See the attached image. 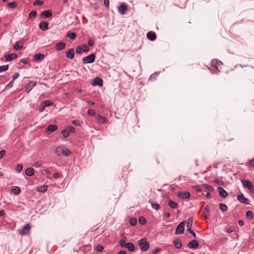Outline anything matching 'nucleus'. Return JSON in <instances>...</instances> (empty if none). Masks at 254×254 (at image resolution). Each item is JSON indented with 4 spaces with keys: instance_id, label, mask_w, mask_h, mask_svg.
<instances>
[{
    "instance_id": "49",
    "label": "nucleus",
    "mask_w": 254,
    "mask_h": 254,
    "mask_svg": "<svg viewBox=\"0 0 254 254\" xmlns=\"http://www.w3.org/2000/svg\"><path fill=\"white\" fill-rule=\"evenodd\" d=\"M96 251H97L98 252H101L103 250H104V248L101 245H98L96 247Z\"/></svg>"
},
{
    "instance_id": "37",
    "label": "nucleus",
    "mask_w": 254,
    "mask_h": 254,
    "mask_svg": "<svg viewBox=\"0 0 254 254\" xmlns=\"http://www.w3.org/2000/svg\"><path fill=\"white\" fill-rule=\"evenodd\" d=\"M67 36L71 40H74L76 37V34L74 32H68Z\"/></svg>"
},
{
    "instance_id": "23",
    "label": "nucleus",
    "mask_w": 254,
    "mask_h": 254,
    "mask_svg": "<svg viewBox=\"0 0 254 254\" xmlns=\"http://www.w3.org/2000/svg\"><path fill=\"white\" fill-rule=\"evenodd\" d=\"M17 55L15 54H10L5 56V59L6 61H11L13 59L17 58Z\"/></svg>"
},
{
    "instance_id": "31",
    "label": "nucleus",
    "mask_w": 254,
    "mask_h": 254,
    "mask_svg": "<svg viewBox=\"0 0 254 254\" xmlns=\"http://www.w3.org/2000/svg\"><path fill=\"white\" fill-rule=\"evenodd\" d=\"M203 187L208 192H212L214 190L213 188L207 184H204Z\"/></svg>"
},
{
    "instance_id": "63",
    "label": "nucleus",
    "mask_w": 254,
    "mask_h": 254,
    "mask_svg": "<svg viewBox=\"0 0 254 254\" xmlns=\"http://www.w3.org/2000/svg\"><path fill=\"white\" fill-rule=\"evenodd\" d=\"M249 163L251 166H254V159H252L250 161Z\"/></svg>"
},
{
    "instance_id": "45",
    "label": "nucleus",
    "mask_w": 254,
    "mask_h": 254,
    "mask_svg": "<svg viewBox=\"0 0 254 254\" xmlns=\"http://www.w3.org/2000/svg\"><path fill=\"white\" fill-rule=\"evenodd\" d=\"M87 114L89 116H94L96 115L95 111L92 109H89L87 111Z\"/></svg>"
},
{
    "instance_id": "21",
    "label": "nucleus",
    "mask_w": 254,
    "mask_h": 254,
    "mask_svg": "<svg viewBox=\"0 0 254 254\" xmlns=\"http://www.w3.org/2000/svg\"><path fill=\"white\" fill-rule=\"evenodd\" d=\"M147 37L150 40L154 41L156 38V35L154 32L150 31L147 33Z\"/></svg>"
},
{
    "instance_id": "52",
    "label": "nucleus",
    "mask_w": 254,
    "mask_h": 254,
    "mask_svg": "<svg viewBox=\"0 0 254 254\" xmlns=\"http://www.w3.org/2000/svg\"><path fill=\"white\" fill-rule=\"evenodd\" d=\"M5 151L4 150H2L0 151V159H1L5 154Z\"/></svg>"
},
{
    "instance_id": "62",
    "label": "nucleus",
    "mask_w": 254,
    "mask_h": 254,
    "mask_svg": "<svg viewBox=\"0 0 254 254\" xmlns=\"http://www.w3.org/2000/svg\"><path fill=\"white\" fill-rule=\"evenodd\" d=\"M160 249L158 248V249H155L154 250V251L153 252V254H157L158 252H159L160 251Z\"/></svg>"
},
{
    "instance_id": "39",
    "label": "nucleus",
    "mask_w": 254,
    "mask_h": 254,
    "mask_svg": "<svg viewBox=\"0 0 254 254\" xmlns=\"http://www.w3.org/2000/svg\"><path fill=\"white\" fill-rule=\"evenodd\" d=\"M219 208L222 212L226 211L228 209L227 205L223 203H220Z\"/></svg>"
},
{
    "instance_id": "60",
    "label": "nucleus",
    "mask_w": 254,
    "mask_h": 254,
    "mask_svg": "<svg viewBox=\"0 0 254 254\" xmlns=\"http://www.w3.org/2000/svg\"><path fill=\"white\" fill-rule=\"evenodd\" d=\"M72 123L74 125H76V126H78L79 125V121H77V120H74V121H72Z\"/></svg>"
},
{
    "instance_id": "8",
    "label": "nucleus",
    "mask_w": 254,
    "mask_h": 254,
    "mask_svg": "<svg viewBox=\"0 0 254 254\" xmlns=\"http://www.w3.org/2000/svg\"><path fill=\"white\" fill-rule=\"evenodd\" d=\"M243 185L245 187L248 188L252 193L254 194V187L251 182L244 180L243 181Z\"/></svg>"
},
{
    "instance_id": "42",
    "label": "nucleus",
    "mask_w": 254,
    "mask_h": 254,
    "mask_svg": "<svg viewBox=\"0 0 254 254\" xmlns=\"http://www.w3.org/2000/svg\"><path fill=\"white\" fill-rule=\"evenodd\" d=\"M48 187L47 186H44L40 187L38 189V191L42 192H46L47 190Z\"/></svg>"
},
{
    "instance_id": "61",
    "label": "nucleus",
    "mask_w": 254,
    "mask_h": 254,
    "mask_svg": "<svg viewBox=\"0 0 254 254\" xmlns=\"http://www.w3.org/2000/svg\"><path fill=\"white\" fill-rule=\"evenodd\" d=\"M53 177L54 178L57 179L60 177V174L58 173H55L54 174Z\"/></svg>"
},
{
    "instance_id": "27",
    "label": "nucleus",
    "mask_w": 254,
    "mask_h": 254,
    "mask_svg": "<svg viewBox=\"0 0 254 254\" xmlns=\"http://www.w3.org/2000/svg\"><path fill=\"white\" fill-rule=\"evenodd\" d=\"M65 44L63 42H60L58 43L56 46V49L58 51L63 50L65 47Z\"/></svg>"
},
{
    "instance_id": "46",
    "label": "nucleus",
    "mask_w": 254,
    "mask_h": 254,
    "mask_svg": "<svg viewBox=\"0 0 254 254\" xmlns=\"http://www.w3.org/2000/svg\"><path fill=\"white\" fill-rule=\"evenodd\" d=\"M43 4H44V2L42 1H41L40 0H36L33 3L34 5H39V6H41V5H43Z\"/></svg>"
},
{
    "instance_id": "16",
    "label": "nucleus",
    "mask_w": 254,
    "mask_h": 254,
    "mask_svg": "<svg viewBox=\"0 0 254 254\" xmlns=\"http://www.w3.org/2000/svg\"><path fill=\"white\" fill-rule=\"evenodd\" d=\"M188 246L190 248L196 249L199 246V243L196 240H192L188 244Z\"/></svg>"
},
{
    "instance_id": "35",
    "label": "nucleus",
    "mask_w": 254,
    "mask_h": 254,
    "mask_svg": "<svg viewBox=\"0 0 254 254\" xmlns=\"http://www.w3.org/2000/svg\"><path fill=\"white\" fill-rule=\"evenodd\" d=\"M246 217L250 220L253 219L254 217L253 212L251 211H248L246 212Z\"/></svg>"
},
{
    "instance_id": "22",
    "label": "nucleus",
    "mask_w": 254,
    "mask_h": 254,
    "mask_svg": "<svg viewBox=\"0 0 254 254\" xmlns=\"http://www.w3.org/2000/svg\"><path fill=\"white\" fill-rule=\"evenodd\" d=\"M124 248L127 249L130 252H134L135 251V247L133 244L131 242L127 243L124 246Z\"/></svg>"
},
{
    "instance_id": "57",
    "label": "nucleus",
    "mask_w": 254,
    "mask_h": 254,
    "mask_svg": "<svg viewBox=\"0 0 254 254\" xmlns=\"http://www.w3.org/2000/svg\"><path fill=\"white\" fill-rule=\"evenodd\" d=\"M234 231V229L233 227H229L227 229V232L228 233H231L232 232H233Z\"/></svg>"
},
{
    "instance_id": "15",
    "label": "nucleus",
    "mask_w": 254,
    "mask_h": 254,
    "mask_svg": "<svg viewBox=\"0 0 254 254\" xmlns=\"http://www.w3.org/2000/svg\"><path fill=\"white\" fill-rule=\"evenodd\" d=\"M178 196L180 198H189L190 196V194L189 192H181L178 193Z\"/></svg>"
},
{
    "instance_id": "17",
    "label": "nucleus",
    "mask_w": 254,
    "mask_h": 254,
    "mask_svg": "<svg viewBox=\"0 0 254 254\" xmlns=\"http://www.w3.org/2000/svg\"><path fill=\"white\" fill-rule=\"evenodd\" d=\"M202 215L205 219H207L210 215L209 208L208 205H206L202 211Z\"/></svg>"
},
{
    "instance_id": "24",
    "label": "nucleus",
    "mask_w": 254,
    "mask_h": 254,
    "mask_svg": "<svg viewBox=\"0 0 254 254\" xmlns=\"http://www.w3.org/2000/svg\"><path fill=\"white\" fill-rule=\"evenodd\" d=\"M74 51L73 49H69L66 54V57L70 59H72L74 57Z\"/></svg>"
},
{
    "instance_id": "9",
    "label": "nucleus",
    "mask_w": 254,
    "mask_h": 254,
    "mask_svg": "<svg viewBox=\"0 0 254 254\" xmlns=\"http://www.w3.org/2000/svg\"><path fill=\"white\" fill-rule=\"evenodd\" d=\"M127 6L125 3H123L121 5H120L118 7V12L122 15H124L126 13V11L127 10Z\"/></svg>"
},
{
    "instance_id": "33",
    "label": "nucleus",
    "mask_w": 254,
    "mask_h": 254,
    "mask_svg": "<svg viewBox=\"0 0 254 254\" xmlns=\"http://www.w3.org/2000/svg\"><path fill=\"white\" fill-rule=\"evenodd\" d=\"M152 208L156 210H158L160 208V205L157 203H154L153 202L149 201Z\"/></svg>"
},
{
    "instance_id": "43",
    "label": "nucleus",
    "mask_w": 254,
    "mask_h": 254,
    "mask_svg": "<svg viewBox=\"0 0 254 254\" xmlns=\"http://www.w3.org/2000/svg\"><path fill=\"white\" fill-rule=\"evenodd\" d=\"M36 14H37V12L36 11H34V10L32 11L29 14V18L30 19H32V18L35 17V16H36Z\"/></svg>"
},
{
    "instance_id": "59",
    "label": "nucleus",
    "mask_w": 254,
    "mask_h": 254,
    "mask_svg": "<svg viewBox=\"0 0 254 254\" xmlns=\"http://www.w3.org/2000/svg\"><path fill=\"white\" fill-rule=\"evenodd\" d=\"M104 4L106 7L108 8L109 7V0H104Z\"/></svg>"
},
{
    "instance_id": "7",
    "label": "nucleus",
    "mask_w": 254,
    "mask_h": 254,
    "mask_svg": "<svg viewBox=\"0 0 254 254\" xmlns=\"http://www.w3.org/2000/svg\"><path fill=\"white\" fill-rule=\"evenodd\" d=\"M186 221L181 222L176 229V234H183L185 230Z\"/></svg>"
},
{
    "instance_id": "44",
    "label": "nucleus",
    "mask_w": 254,
    "mask_h": 254,
    "mask_svg": "<svg viewBox=\"0 0 254 254\" xmlns=\"http://www.w3.org/2000/svg\"><path fill=\"white\" fill-rule=\"evenodd\" d=\"M138 221H139V223L141 224V225H143L146 222V220L145 219L144 217H142V216H140L139 218V219H138Z\"/></svg>"
},
{
    "instance_id": "13",
    "label": "nucleus",
    "mask_w": 254,
    "mask_h": 254,
    "mask_svg": "<svg viewBox=\"0 0 254 254\" xmlns=\"http://www.w3.org/2000/svg\"><path fill=\"white\" fill-rule=\"evenodd\" d=\"M217 191L219 192V195L221 197L226 198L228 196V193L222 187H218Z\"/></svg>"
},
{
    "instance_id": "53",
    "label": "nucleus",
    "mask_w": 254,
    "mask_h": 254,
    "mask_svg": "<svg viewBox=\"0 0 254 254\" xmlns=\"http://www.w3.org/2000/svg\"><path fill=\"white\" fill-rule=\"evenodd\" d=\"M187 231H188L189 232L190 234H191L194 238H196V234H195V233L191 229H188Z\"/></svg>"
},
{
    "instance_id": "6",
    "label": "nucleus",
    "mask_w": 254,
    "mask_h": 254,
    "mask_svg": "<svg viewBox=\"0 0 254 254\" xmlns=\"http://www.w3.org/2000/svg\"><path fill=\"white\" fill-rule=\"evenodd\" d=\"M95 59V55L94 54H91L90 55L84 57L83 60L84 64H90L94 62Z\"/></svg>"
},
{
    "instance_id": "2",
    "label": "nucleus",
    "mask_w": 254,
    "mask_h": 254,
    "mask_svg": "<svg viewBox=\"0 0 254 254\" xmlns=\"http://www.w3.org/2000/svg\"><path fill=\"white\" fill-rule=\"evenodd\" d=\"M138 245L142 251L146 252L149 248V243L145 239H142L138 241Z\"/></svg>"
},
{
    "instance_id": "1",
    "label": "nucleus",
    "mask_w": 254,
    "mask_h": 254,
    "mask_svg": "<svg viewBox=\"0 0 254 254\" xmlns=\"http://www.w3.org/2000/svg\"><path fill=\"white\" fill-rule=\"evenodd\" d=\"M55 154L57 156H61L62 155L65 156H69L71 152L69 149L64 146H59L56 148L55 151Z\"/></svg>"
},
{
    "instance_id": "25",
    "label": "nucleus",
    "mask_w": 254,
    "mask_h": 254,
    "mask_svg": "<svg viewBox=\"0 0 254 254\" xmlns=\"http://www.w3.org/2000/svg\"><path fill=\"white\" fill-rule=\"evenodd\" d=\"M25 174L28 176H32L34 174V170L32 168H28L25 170Z\"/></svg>"
},
{
    "instance_id": "64",
    "label": "nucleus",
    "mask_w": 254,
    "mask_h": 254,
    "mask_svg": "<svg viewBox=\"0 0 254 254\" xmlns=\"http://www.w3.org/2000/svg\"><path fill=\"white\" fill-rule=\"evenodd\" d=\"M117 254H126V252L124 250H121Z\"/></svg>"
},
{
    "instance_id": "36",
    "label": "nucleus",
    "mask_w": 254,
    "mask_h": 254,
    "mask_svg": "<svg viewBox=\"0 0 254 254\" xmlns=\"http://www.w3.org/2000/svg\"><path fill=\"white\" fill-rule=\"evenodd\" d=\"M168 205H169V206L170 207H171L172 208H175L178 206L177 203L173 200H170L169 201Z\"/></svg>"
},
{
    "instance_id": "29",
    "label": "nucleus",
    "mask_w": 254,
    "mask_h": 254,
    "mask_svg": "<svg viewBox=\"0 0 254 254\" xmlns=\"http://www.w3.org/2000/svg\"><path fill=\"white\" fill-rule=\"evenodd\" d=\"M58 129V127L56 125H50L48 127L47 129L48 131L52 132Z\"/></svg>"
},
{
    "instance_id": "47",
    "label": "nucleus",
    "mask_w": 254,
    "mask_h": 254,
    "mask_svg": "<svg viewBox=\"0 0 254 254\" xmlns=\"http://www.w3.org/2000/svg\"><path fill=\"white\" fill-rule=\"evenodd\" d=\"M43 106L45 108L46 107L50 106L52 104V102L50 100H46L43 102Z\"/></svg>"
},
{
    "instance_id": "58",
    "label": "nucleus",
    "mask_w": 254,
    "mask_h": 254,
    "mask_svg": "<svg viewBox=\"0 0 254 254\" xmlns=\"http://www.w3.org/2000/svg\"><path fill=\"white\" fill-rule=\"evenodd\" d=\"M21 62L22 63L24 64H28V60L26 59H23L20 60Z\"/></svg>"
},
{
    "instance_id": "38",
    "label": "nucleus",
    "mask_w": 254,
    "mask_h": 254,
    "mask_svg": "<svg viewBox=\"0 0 254 254\" xmlns=\"http://www.w3.org/2000/svg\"><path fill=\"white\" fill-rule=\"evenodd\" d=\"M17 5V3L15 1L7 3V6L8 7L11 8H14Z\"/></svg>"
},
{
    "instance_id": "19",
    "label": "nucleus",
    "mask_w": 254,
    "mask_h": 254,
    "mask_svg": "<svg viewBox=\"0 0 254 254\" xmlns=\"http://www.w3.org/2000/svg\"><path fill=\"white\" fill-rule=\"evenodd\" d=\"M49 23L46 21H42L39 23V28L45 31L48 29Z\"/></svg>"
},
{
    "instance_id": "28",
    "label": "nucleus",
    "mask_w": 254,
    "mask_h": 254,
    "mask_svg": "<svg viewBox=\"0 0 254 254\" xmlns=\"http://www.w3.org/2000/svg\"><path fill=\"white\" fill-rule=\"evenodd\" d=\"M20 192V189L18 187H13L11 189V192L13 193L14 194L17 195Z\"/></svg>"
},
{
    "instance_id": "55",
    "label": "nucleus",
    "mask_w": 254,
    "mask_h": 254,
    "mask_svg": "<svg viewBox=\"0 0 254 254\" xmlns=\"http://www.w3.org/2000/svg\"><path fill=\"white\" fill-rule=\"evenodd\" d=\"M41 166V163L40 162H37L34 164L33 166L35 168H39Z\"/></svg>"
},
{
    "instance_id": "12",
    "label": "nucleus",
    "mask_w": 254,
    "mask_h": 254,
    "mask_svg": "<svg viewBox=\"0 0 254 254\" xmlns=\"http://www.w3.org/2000/svg\"><path fill=\"white\" fill-rule=\"evenodd\" d=\"M238 201L244 204H248L249 203V199L244 196L242 193L239 194L237 196Z\"/></svg>"
},
{
    "instance_id": "50",
    "label": "nucleus",
    "mask_w": 254,
    "mask_h": 254,
    "mask_svg": "<svg viewBox=\"0 0 254 254\" xmlns=\"http://www.w3.org/2000/svg\"><path fill=\"white\" fill-rule=\"evenodd\" d=\"M127 243L125 242V241L121 240L120 241V245L121 248H124V246L127 244Z\"/></svg>"
},
{
    "instance_id": "4",
    "label": "nucleus",
    "mask_w": 254,
    "mask_h": 254,
    "mask_svg": "<svg viewBox=\"0 0 254 254\" xmlns=\"http://www.w3.org/2000/svg\"><path fill=\"white\" fill-rule=\"evenodd\" d=\"M222 65V63L217 59H213L211 61V66L215 68L217 71H220V69L221 68Z\"/></svg>"
},
{
    "instance_id": "32",
    "label": "nucleus",
    "mask_w": 254,
    "mask_h": 254,
    "mask_svg": "<svg viewBox=\"0 0 254 254\" xmlns=\"http://www.w3.org/2000/svg\"><path fill=\"white\" fill-rule=\"evenodd\" d=\"M175 246L177 249H181L182 247V244L180 240L177 239L174 242Z\"/></svg>"
},
{
    "instance_id": "5",
    "label": "nucleus",
    "mask_w": 254,
    "mask_h": 254,
    "mask_svg": "<svg viewBox=\"0 0 254 254\" xmlns=\"http://www.w3.org/2000/svg\"><path fill=\"white\" fill-rule=\"evenodd\" d=\"M75 128L71 126H68L62 131V134L64 138H66L69 136V132H74Z\"/></svg>"
},
{
    "instance_id": "3",
    "label": "nucleus",
    "mask_w": 254,
    "mask_h": 254,
    "mask_svg": "<svg viewBox=\"0 0 254 254\" xmlns=\"http://www.w3.org/2000/svg\"><path fill=\"white\" fill-rule=\"evenodd\" d=\"M31 229V226L30 224H26L23 227L22 230H18L19 234L22 236H25L29 235Z\"/></svg>"
},
{
    "instance_id": "11",
    "label": "nucleus",
    "mask_w": 254,
    "mask_h": 254,
    "mask_svg": "<svg viewBox=\"0 0 254 254\" xmlns=\"http://www.w3.org/2000/svg\"><path fill=\"white\" fill-rule=\"evenodd\" d=\"M36 85V82L30 81L25 86V91L27 93H29L30 91Z\"/></svg>"
},
{
    "instance_id": "14",
    "label": "nucleus",
    "mask_w": 254,
    "mask_h": 254,
    "mask_svg": "<svg viewBox=\"0 0 254 254\" xmlns=\"http://www.w3.org/2000/svg\"><path fill=\"white\" fill-rule=\"evenodd\" d=\"M24 43V40L23 39H21L19 40L16 42V43L14 45V48L15 50L19 51L22 49V45Z\"/></svg>"
},
{
    "instance_id": "26",
    "label": "nucleus",
    "mask_w": 254,
    "mask_h": 254,
    "mask_svg": "<svg viewBox=\"0 0 254 254\" xmlns=\"http://www.w3.org/2000/svg\"><path fill=\"white\" fill-rule=\"evenodd\" d=\"M44 55L42 54H36L34 56V59L35 61H41L44 59Z\"/></svg>"
},
{
    "instance_id": "56",
    "label": "nucleus",
    "mask_w": 254,
    "mask_h": 254,
    "mask_svg": "<svg viewBox=\"0 0 254 254\" xmlns=\"http://www.w3.org/2000/svg\"><path fill=\"white\" fill-rule=\"evenodd\" d=\"M13 83H14V81L13 80H12V81H11L6 86V87L7 88H11V87H12L13 86Z\"/></svg>"
},
{
    "instance_id": "10",
    "label": "nucleus",
    "mask_w": 254,
    "mask_h": 254,
    "mask_svg": "<svg viewBox=\"0 0 254 254\" xmlns=\"http://www.w3.org/2000/svg\"><path fill=\"white\" fill-rule=\"evenodd\" d=\"M95 119L97 120L98 123L99 124H104L108 122V120L106 119V118L102 117L99 114H96L95 115Z\"/></svg>"
},
{
    "instance_id": "30",
    "label": "nucleus",
    "mask_w": 254,
    "mask_h": 254,
    "mask_svg": "<svg viewBox=\"0 0 254 254\" xmlns=\"http://www.w3.org/2000/svg\"><path fill=\"white\" fill-rule=\"evenodd\" d=\"M192 221H193V218L192 217H190L188 219V221L187 223V227L188 228V229L191 228L192 226Z\"/></svg>"
},
{
    "instance_id": "54",
    "label": "nucleus",
    "mask_w": 254,
    "mask_h": 254,
    "mask_svg": "<svg viewBox=\"0 0 254 254\" xmlns=\"http://www.w3.org/2000/svg\"><path fill=\"white\" fill-rule=\"evenodd\" d=\"M19 76L18 73H15L14 75L12 76V80L14 81L16 79H17Z\"/></svg>"
},
{
    "instance_id": "18",
    "label": "nucleus",
    "mask_w": 254,
    "mask_h": 254,
    "mask_svg": "<svg viewBox=\"0 0 254 254\" xmlns=\"http://www.w3.org/2000/svg\"><path fill=\"white\" fill-rule=\"evenodd\" d=\"M92 85L94 86L98 85L100 86H102L103 80L100 77H96L94 79V80L92 82Z\"/></svg>"
},
{
    "instance_id": "34",
    "label": "nucleus",
    "mask_w": 254,
    "mask_h": 254,
    "mask_svg": "<svg viewBox=\"0 0 254 254\" xmlns=\"http://www.w3.org/2000/svg\"><path fill=\"white\" fill-rule=\"evenodd\" d=\"M89 50V48L86 45H83L82 46H80V53L81 52H87Z\"/></svg>"
},
{
    "instance_id": "51",
    "label": "nucleus",
    "mask_w": 254,
    "mask_h": 254,
    "mask_svg": "<svg viewBox=\"0 0 254 254\" xmlns=\"http://www.w3.org/2000/svg\"><path fill=\"white\" fill-rule=\"evenodd\" d=\"M23 168V166L22 164H19L17 167H16V170L18 172H20L22 169Z\"/></svg>"
},
{
    "instance_id": "40",
    "label": "nucleus",
    "mask_w": 254,
    "mask_h": 254,
    "mask_svg": "<svg viewBox=\"0 0 254 254\" xmlns=\"http://www.w3.org/2000/svg\"><path fill=\"white\" fill-rule=\"evenodd\" d=\"M8 69V65L0 66V72L5 71Z\"/></svg>"
},
{
    "instance_id": "20",
    "label": "nucleus",
    "mask_w": 254,
    "mask_h": 254,
    "mask_svg": "<svg viewBox=\"0 0 254 254\" xmlns=\"http://www.w3.org/2000/svg\"><path fill=\"white\" fill-rule=\"evenodd\" d=\"M43 18L50 17L52 15V12L50 10H44L41 14Z\"/></svg>"
},
{
    "instance_id": "48",
    "label": "nucleus",
    "mask_w": 254,
    "mask_h": 254,
    "mask_svg": "<svg viewBox=\"0 0 254 254\" xmlns=\"http://www.w3.org/2000/svg\"><path fill=\"white\" fill-rule=\"evenodd\" d=\"M88 44L89 46L92 47L94 44V40L91 38L88 39Z\"/></svg>"
},
{
    "instance_id": "41",
    "label": "nucleus",
    "mask_w": 254,
    "mask_h": 254,
    "mask_svg": "<svg viewBox=\"0 0 254 254\" xmlns=\"http://www.w3.org/2000/svg\"><path fill=\"white\" fill-rule=\"evenodd\" d=\"M129 223L131 226H135L137 223V220L135 217L131 218L129 220Z\"/></svg>"
}]
</instances>
